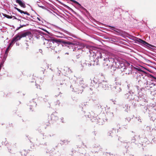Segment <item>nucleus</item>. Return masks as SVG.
I'll use <instances>...</instances> for the list:
<instances>
[{
  "label": "nucleus",
  "mask_w": 156,
  "mask_h": 156,
  "mask_svg": "<svg viewBox=\"0 0 156 156\" xmlns=\"http://www.w3.org/2000/svg\"><path fill=\"white\" fill-rule=\"evenodd\" d=\"M109 27H111V28H115V27H112V26H110Z\"/></svg>",
  "instance_id": "obj_26"
},
{
  "label": "nucleus",
  "mask_w": 156,
  "mask_h": 156,
  "mask_svg": "<svg viewBox=\"0 0 156 156\" xmlns=\"http://www.w3.org/2000/svg\"><path fill=\"white\" fill-rule=\"evenodd\" d=\"M101 83L100 84L99 86H101Z\"/></svg>",
  "instance_id": "obj_32"
},
{
  "label": "nucleus",
  "mask_w": 156,
  "mask_h": 156,
  "mask_svg": "<svg viewBox=\"0 0 156 156\" xmlns=\"http://www.w3.org/2000/svg\"><path fill=\"white\" fill-rule=\"evenodd\" d=\"M51 120H55V119H57V117L56 116L55 117V116H54V115L52 114L51 116Z\"/></svg>",
  "instance_id": "obj_13"
},
{
  "label": "nucleus",
  "mask_w": 156,
  "mask_h": 156,
  "mask_svg": "<svg viewBox=\"0 0 156 156\" xmlns=\"http://www.w3.org/2000/svg\"><path fill=\"white\" fill-rule=\"evenodd\" d=\"M8 126L10 127H13V124L12 123H9V124Z\"/></svg>",
  "instance_id": "obj_20"
},
{
  "label": "nucleus",
  "mask_w": 156,
  "mask_h": 156,
  "mask_svg": "<svg viewBox=\"0 0 156 156\" xmlns=\"http://www.w3.org/2000/svg\"><path fill=\"white\" fill-rule=\"evenodd\" d=\"M10 45H9L5 51V55H7V54H8V52H9V48H10Z\"/></svg>",
  "instance_id": "obj_15"
},
{
  "label": "nucleus",
  "mask_w": 156,
  "mask_h": 156,
  "mask_svg": "<svg viewBox=\"0 0 156 156\" xmlns=\"http://www.w3.org/2000/svg\"><path fill=\"white\" fill-rule=\"evenodd\" d=\"M37 19H38L39 20H40V19H39V18H37Z\"/></svg>",
  "instance_id": "obj_31"
},
{
  "label": "nucleus",
  "mask_w": 156,
  "mask_h": 156,
  "mask_svg": "<svg viewBox=\"0 0 156 156\" xmlns=\"http://www.w3.org/2000/svg\"><path fill=\"white\" fill-rule=\"evenodd\" d=\"M23 19H26V20H28V19H27V18H25V17H23Z\"/></svg>",
  "instance_id": "obj_28"
},
{
  "label": "nucleus",
  "mask_w": 156,
  "mask_h": 156,
  "mask_svg": "<svg viewBox=\"0 0 156 156\" xmlns=\"http://www.w3.org/2000/svg\"><path fill=\"white\" fill-rule=\"evenodd\" d=\"M114 61V58H104L103 64L104 66H109L112 61Z\"/></svg>",
  "instance_id": "obj_3"
},
{
  "label": "nucleus",
  "mask_w": 156,
  "mask_h": 156,
  "mask_svg": "<svg viewBox=\"0 0 156 156\" xmlns=\"http://www.w3.org/2000/svg\"><path fill=\"white\" fill-rule=\"evenodd\" d=\"M15 8L19 12H20L21 13H24V14H27L28 16H30V14L28 12H24L20 9L16 8V7H15Z\"/></svg>",
  "instance_id": "obj_9"
},
{
  "label": "nucleus",
  "mask_w": 156,
  "mask_h": 156,
  "mask_svg": "<svg viewBox=\"0 0 156 156\" xmlns=\"http://www.w3.org/2000/svg\"><path fill=\"white\" fill-rule=\"evenodd\" d=\"M95 56L97 57V59L101 58L102 57V53L100 51H97L95 53Z\"/></svg>",
  "instance_id": "obj_8"
},
{
  "label": "nucleus",
  "mask_w": 156,
  "mask_h": 156,
  "mask_svg": "<svg viewBox=\"0 0 156 156\" xmlns=\"http://www.w3.org/2000/svg\"><path fill=\"white\" fill-rule=\"evenodd\" d=\"M12 18H13V19H16V20H17V18L15 16H12Z\"/></svg>",
  "instance_id": "obj_23"
},
{
  "label": "nucleus",
  "mask_w": 156,
  "mask_h": 156,
  "mask_svg": "<svg viewBox=\"0 0 156 156\" xmlns=\"http://www.w3.org/2000/svg\"><path fill=\"white\" fill-rule=\"evenodd\" d=\"M63 5L66 8H67L69 10H71V11H73V10L71 8H70V7H69V6H67V5Z\"/></svg>",
  "instance_id": "obj_16"
},
{
  "label": "nucleus",
  "mask_w": 156,
  "mask_h": 156,
  "mask_svg": "<svg viewBox=\"0 0 156 156\" xmlns=\"http://www.w3.org/2000/svg\"><path fill=\"white\" fill-rule=\"evenodd\" d=\"M15 42H16V41H15L14 39L13 38L12 39V40L11 43L9 44V45H10V46H11V45L12 44Z\"/></svg>",
  "instance_id": "obj_18"
},
{
  "label": "nucleus",
  "mask_w": 156,
  "mask_h": 156,
  "mask_svg": "<svg viewBox=\"0 0 156 156\" xmlns=\"http://www.w3.org/2000/svg\"><path fill=\"white\" fill-rule=\"evenodd\" d=\"M121 68H122L124 66V64L122 63H120L119 66Z\"/></svg>",
  "instance_id": "obj_21"
},
{
  "label": "nucleus",
  "mask_w": 156,
  "mask_h": 156,
  "mask_svg": "<svg viewBox=\"0 0 156 156\" xmlns=\"http://www.w3.org/2000/svg\"><path fill=\"white\" fill-rule=\"evenodd\" d=\"M88 65H87V63L86 62H82L81 63L82 66L83 67V68H86L88 66H89V65L88 63Z\"/></svg>",
  "instance_id": "obj_10"
},
{
  "label": "nucleus",
  "mask_w": 156,
  "mask_h": 156,
  "mask_svg": "<svg viewBox=\"0 0 156 156\" xmlns=\"http://www.w3.org/2000/svg\"><path fill=\"white\" fill-rule=\"evenodd\" d=\"M20 36L19 35H16V36L14 37L13 38L14 39L15 41H16L18 40H20L21 39H20Z\"/></svg>",
  "instance_id": "obj_11"
},
{
  "label": "nucleus",
  "mask_w": 156,
  "mask_h": 156,
  "mask_svg": "<svg viewBox=\"0 0 156 156\" xmlns=\"http://www.w3.org/2000/svg\"><path fill=\"white\" fill-rule=\"evenodd\" d=\"M15 42H16V41H15L14 39L13 38L12 39V40L11 43L9 44V45H10V46H11V45L12 44Z\"/></svg>",
  "instance_id": "obj_17"
},
{
  "label": "nucleus",
  "mask_w": 156,
  "mask_h": 156,
  "mask_svg": "<svg viewBox=\"0 0 156 156\" xmlns=\"http://www.w3.org/2000/svg\"><path fill=\"white\" fill-rule=\"evenodd\" d=\"M136 41L139 42L141 43L144 45H146L147 46V45H149L150 46L153 47V45L150 44H148V43L146 42V41L141 39L140 38H137L136 39Z\"/></svg>",
  "instance_id": "obj_4"
},
{
  "label": "nucleus",
  "mask_w": 156,
  "mask_h": 156,
  "mask_svg": "<svg viewBox=\"0 0 156 156\" xmlns=\"http://www.w3.org/2000/svg\"><path fill=\"white\" fill-rule=\"evenodd\" d=\"M136 69L138 70L139 71H142L140 69H138V68H136Z\"/></svg>",
  "instance_id": "obj_25"
},
{
  "label": "nucleus",
  "mask_w": 156,
  "mask_h": 156,
  "mask_svg": "<svg viewBox=\"0 0 156 156\" xmlns=\"http://www.w3.org/2000/svg\"><path fill=\"white\" fill-rule=\"evenodd\" d=\"M69 0L73 2V0Z\"/></svg>",
  "instance_id": "obj_30"
},
{
  "label": "nucleus",
  "mask_w": 156,
  "mask_h": 156,
  "mask_svg": "<svg viewBox=\"0 0 156 156\" xmlns=\"http://www.w3.org/2000/svg\"><path fill=\"white\" fill-rule=\"evenodd\" d=\"M60 41L61 42L60 43H62L64 44H67L69 45H70L71 47H73V46H74L75 45H76L77 44L76 43H74L68 41H64L61 39Z\"/></svg>",
  "instance_id": "obj_7"
},
{
  "label": "nucleus",
  "mask_w": 156,
  "mask_h": 156,
  "mask_svg": "<svg viewBox=\"0 0 156 156\" xmlns=\"http://www.w3.org/2000/svg\"><path fill=\"white\" fill-rule=\"evenodd\" d=\"M28 25H29V24H26V25H20V26L17 28L16 29V30H19V29H20V28H21L24 27H26L27 26H28Z\"/></svg>",
  "instance_id": "obj_14"
},
{
  "label": "nucleus",
  "mask_w": 156,
  "mask_h": 156,
  "mask_svg": "<svg viewBox=\"0 0 156 156\" xmlns=\"http://www.w3.org/2000/svg\"><path fill=\"white\" fill-rule=\"evenodd\" d=\"M69 0L73 2V0Z\"/></svg>",
  "instance_id": "obj_29"
},
{
  "label": "nucleus",
  "mask_w": 156,
  "mask_h": 156,
  "mask_svg": "<svg viewBox=\"0 0 156 156\" xmlns=\"http://www.w3.org/2000/svg\"><path fill=\"white\" fill-rule=\"evenodd\" d=\"M149 76H151V77L153 78L154 79L156 80V77L154 76H153L152 75H150Z\"/></svg>",
  "instance_id": "obj_22"
},
{
  "label": "nucleus",
  "mask_w": 156,
  "mask_h": 156,
  "mask_svg": "<svg viewBox=\"0 0 156 156\" xmlns=\"http://www.w3.org/2000/svg\"><path fill=\"white\" fill-rule=\"evenodd\" d=\"M61 42L60 39H51L46 40V42L44 44L48 48L55 51L57 50V47Z\"/></svg>",
  "instance_id": "obj_1"
},
{
  "label": "nucleus",
  "mask_w": 156,
  "mask_h": 156,
  "mask_svg": "<svg viewBox=\"0 0 156 156\" xmlns=\"http://www.w3.org/2000/svg\"><path fill=\"white\" fill-rule=\"evenodd\" d=\"M73 2L77 4L80 6H81V5L80 3H79V2H77L75 0H73Z\"/></svg>",
  "instance_id": "obj_19"
},
{
  "label": "nucleus",
  "mask_w": 156,
  "mask_h": 156,
  "mask_svg": "<svg viewBox=\"0 0 156 156\" xmlns=\"http://www.w3.org/2000/svg\"><path fill=\"white\" fill-rule=\"evenodd\" d=\"M16 2L18 3L21 7L23 8H25L26 7V5L25 3L21 0H16Z\"/></svg>",
  "instance_id": "obj_6"
},
{
  "label": "nucleus",
  "mask_w": 156,
  "mask_h": 156,
  "mask_svg": "<svg viewBox=\"0 0 156 156\" xmlns=\"http://www.w3.org/2000/svg\"><path fill=\"white\" fill-rule=\"evenodd\" d=\"M15 5V6H17L16 5Z\"/></svg>",
  "instance_id": "obj_33"
},
{
  "label": "nucleus",
  "mask_w": 156,
  "mask_h": 156,
  "mask_svg": "<svg viewBox=\"0 0 156 156\" xmlns=\"http://www.w3.org/2000/svg\"><path fill=\"white\" fill-rule=\"evenodd\" d=\"M3 15L4 17L8 18V19H11L12 18V16H9L3 13Z\"/></svg>",
  "instance_id": "obj_12"
},
{
  "label": "nucleus",
  "mask_w": 156,
  "mask_h": 156,
  "mask_svg": "<svg viewBox=\"0 0 156 156\" xmlns=\"http://www.w3.org/2000/svg\"><path fill=\"white\" fill-rule=\"evenodd\" d=\"M31 34V33L29 31H26L25 32L23 33L22 34L20 35V39H21L22 37H25L27 36L30 35Z\"/></svg>",
  "instance_id": "obj_5"
},
{
  "label": "nucleus",
  "mask_w": 156,
  "mask_h": 156,
  "mask_svg": "<svg viewBox=\"0 0 156 156\" xmlns=\"http://www.w3.org/2000/svg\"><path fill=\"white\" fill-rule=\"evenodd\" d=\"M57 37H60V38H62L63 37L62 36H57Z\"/></svg>",
  "instance_id": "obj_27"
},
{
  "label": "nucleus",
  "mask_w": 156,
  "mask_h": 156,
  "mask_svg": "<svg viewBox=\"0 0 156 156\" xmlns=\"http://www.w3.org/2000/svg\"><path fill=\"white\" fill-rule=\"evenodd\" d=\"M68 47H69V46H67Z\"/></svg>",
  "instance_id": "obj_34"
},
{
  "label": "nucleus",
  "mask_w": 156,
  "mask_h": 156,
  "mask_svg": "<svg viewBox=\"0 0 156 156\" xmlns=\"http://www.w3.org/2000/svg\"><path fill=\"white\" fill-rule=\"evenodd\" d=\"M112 64L111 66V68L112 69L113 71L115 70L118 68H120L119 65L120 64L119 62L116 59H114V61H112Z\"/></svg>",
  "instance_id": "obj_2"
},
{
  "label": "nucleus",
  "mask_w": 156,
  "mask_h": 156,
  "mask_svg": "<svg viewBox=\"0 0 156 156\" xmlns=\"http://www.w3.org/2000/svg\"><path fill=\"white\" fill-rule=\"evenodd\" d=\"M39 51L41 53L42 52V51L41 49H40L39 50Z\"/></svg>",
  "instance_id": "obj_24"
}]
</instances>
